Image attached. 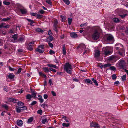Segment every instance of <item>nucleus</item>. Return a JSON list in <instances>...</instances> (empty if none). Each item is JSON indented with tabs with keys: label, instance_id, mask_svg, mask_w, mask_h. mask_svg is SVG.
Instances as JSON below:
<instances>
[{
	"label": "nucleus",
	"instance_id": "5fc2aeb1",
	"mask_svg": "<svg viewBox=\"0 0 128 128\" xmlns=\"http://www.w3.org/2000/svg\"><path fill=\"white\" fill-rule=\"evenodd\" d=\"M45 12L42 10H41L38 12L39 13L42 14H43Z\"/></svg>",
	"mask_w": 128,
	"mask_h": 128
},
{
	"label": "nucleus",
	"instance_id": "20e7f679",
	"mask_svg": "<svg viewBox=\"0 0 128 128\" xmlns=\"http://www.w3.org/2000/svg\"><path fill=\"white\" fill-rule=\"evenodd\" d=\"M86 46L85 45L83 44H80L77 48V49L80 53H81L84 50H86Z\"/></svg>",
	"mask_w": 128,
	"mask_h": 128
},
{
	"label": "nucleus",
	"instance_id": "473e14b6",
	"mask_svg": "<svg viewBox=\"0 0 128 128\" xmlns=\"http://www.w3.org/2000/svg\"><path fill=\"white\" fill-rule=\"evenodd\" d=\"M64 2L66 4L68 5H69L70 4V2L69 0H63Z\"/></svg>",
	"mask_w": 128,
	"mask_h": 128
},
{
	"label": "nucleus",
	"instance_id": "e2e57ef3",
	"mask_svg": "<svg viewBox=\"0 0 128 128\" xmlns=\"http://www.w3.org/2000/svg\"><path fill=\"white\" fill-rule=\"evenodd\" d=\"M52 95L54 96H56V94L54 91L52 92Z\"/></svg>",
	"mask_w": 128,
	"mask_h": 128
},
{
	"label": "nucleus",
	"instance_id": "a18cd8bd",
	"mask_svg": "<svg viewBox=\"0 0 128 128\" xmlns=\"http://www.w3.org/2000/svg\"><path fill=\"white\" fill-rule=\"evenodd\" d=\"M26 99H30L32 97V96L30 94H28L26 96Z\"/></svg>",
	"mask_w": 128,
	"mask_h": 128
},
{
	"label": "nucleus",
	"instance_id": "de8ad7c7",
	"mask_svg": "<svg viewBox=\"0 0 128 128\" xmlns=\"http://www.w3.org/2000/svg\"><path fill=\"white\" fill-rule=\"evenodd\" d=\"M4 4L8 6L10 4V3L8 2L4 1L3 2Z\"/></svg>",
	"mask_w": 128,
	"mask_h": 128
},
{
	"label": "nucleus",
	"instance_id": "c03bdc74",
	"mask_svg": "<svg viewBox=\"0 0 128 128\" xmlns=\"http://www.w3.org/2000/svg\"><path fill=\"white\" fill-rule=\"evenodd\" d=\"M112 78L113 80H115L117 78V76L115 74H114L112 75Z\"/></svg>",
	"mask_w": 128,
	"mask_h": 128
},
{
	"label": "nucleus",
	"instance_id": "aec40b11",
	"mask_svg": "<svg viewBox=\"0 0 128 128\" xmlns=\"http://www.w3.org/2000/svg\"><path fill=\"white\" fill-rule=\"evenodd\" d=\"M18 106L19 107L22 108L24 107V104L21 102H19L18 103Z\"/></svg>",
	"mask_w": 128,
	"mask_h": 128
},
{
	"label": "nucleus",
	"instance_id": "f8f14e48",
	"mask_svg": "<svg viewBox=\"0 0 128 128\" xmlns=\"http://www.w3.org/2000/svg\"><path fill=\"white\" fill-rule=\"evenodd\" d=\"M120 59V58L116 55H113L110 57V60H117Z\"/></svg>",
	"mask_w": 128,
	"mask_h": 128
},
{
	"label": "nucleus",
	"instance_id": "ea45409f",
	"mask_svg": "<svg viewBox=\"0 0 128 128\" xmlns=\"http://www.w3.org/2000/svg\"><path fill=\"white\" fill-rule=\"evenodd\" d=\"M126 75H123L122 76V80L123 81H124L126 80Z\"/></svg>",
	"mask_w": 128,
	"mask_h": 128
},
{
	"label": "nucleus",
	"instance_id": "72a5a7b5",
	"mask_svg": "<svg viewBox=\"0 0 128 128\" xmlns=\"http://www.w3.org/2000/svg\"><path fill=\"white\" fill-rule=\"evenodd\" d=\"M92 81L95 84L96 86H98V84L95 79L94 78H92Z\"/></svg>",
	"mask_w": 128,
	"mask_h": 128
},
{
	"label": "nucleus",
	"instance_id": "393cba45",
	"mask_svg": "<svg viewBox=\"0 0 128 128\" xmlns=\"http://www.w3.org/2000/svg\"><path fill=\"white\" fill-rule=\"evenodd\" d=\"M60 17L62 18V22H64L66 21V16H63L62 15H61Z\"/></svg>",
	"mask_w": 128,
	"mask_h": 128
},
{
	"label": "nucleus",
	"instance_id": "a19ab883",
	"mask_svg": "<svg viewBox=\"0 0 128 128\" xmlns=\"http://www.w3.org/2000/svg\"><path fill=\"white\" fill-rule=\"evenodd\" d=\"M46 2L50 6H52V3L51 0H46Z\"/></svg>",
	"mask_w": 128,
	"mask_h": 128
},
{
	"label": "nucleus",
	"instance_id": "6ab92c4d",
	"mask_svg": "<svg viewBox=\"0 0 128 128\" xmlns=\"http://www.w3.org/2000/svg\"><path fill=\"white\" fill-rule=\"evenodd\" d=\"M53 38L52 36H50L48 38L46 39V42H50L53 40Z\"/></svg>",
	"mask_w": 128,
	"mask_h": 128
},
{
	"label": "nucleus",
	"instance_id": "603ef678",
	"mask_svg": "<svg viewBox=\"0 0 128 128\" xmlns=\"http://www.w3.org/2000/svg\"><path fill=\"white\" fill-rule=\"evenodd\" d=\"M110 69L114 71L116 70V68L114 66H111L110 67Z\"/></svg>",
	"mask_w": 128,
	"mask_h": 128
},
{
	"label": "nucleus",
	"instance_id": "6e6552de",
	"mask_svg": "<svg viewBox=\"0 0 128 128\" xmlns=\"http://www.w3.org/2000/svg\"><path fill=\"white\" fill-rule=\"evenodd\" d=\"M18 37V34H16L12 36L11 42L14 43L17 42L18 40H17Z\"/></svg>",
	"mask_w": 128,
	"mask_h": 128
},
{
	"label": "nucleus",
	"instance_id": "b1692460",
	"mask_svg": "<svg viewBox=\"0 0 128 128\" xmlns=\"http://www.w3.org/2000/svg\"><path fill=\"white\" fill-rule=\"evenodd\" d=\"M63 54L64 55H66V50L65 45H63Z\"/></svg>",
	"mask_w": 128,
	"mask_h": 128
},
{
	"label": "nucleus",
	"instance_id": "13d9d810",
	"mask_svg": "<svg viewBox=\"0 0 128 128\" xmlns=\"http://www.w3.org/2000/svg\"><path fill=\"white\" fill-rule=\"evenodd\" d=\"M36 103H37V102L36 101H34L32 102V103L31 104V105L32 106H34V105L36 104Z\"/></svg>",
	"mask_w": 128,
	"mask_h": 128
},
{
	"label": "nucleus",
	"instance_id": "a211bd4d",
	"mask_svg": "<svg viewBox=\"0 0 128 128\" xmlns=\"http://www.w3.org/2000/svg\"><path fill=\"white\" fill-rule=\"evenodd\" d=\"M25 40V38L24 36H23L20 38H19L17 42H24Z\"/></svg>",
	"mask_w": 128,
	"mask_h": 128
},
{
	"label": "nucleus",
	"instance_id": "f3484780",
	"mask_svg": "<svg viewBox=\"0 0 128 128\" xmlns=\"http://www.w3.org/2000/svg\"><path fill=\"white\" fill-rule=\"evenodd\" d=\"M107 40L108 41L112 40L113 39V37L111 35H108L107 36Z\"/></svg>",
	"mask_w": 128,
	"mask_h": 128
},
{
	"label": "nucleus",
	"instance_id": "09e8293b",
	"mask_svg": "<svg viewBox=\"0 0 128 128\" xmlns=\"http://www.w3.org/2000/svg\"><path fill=\"white\" fill-rule=\"evenodd\" d=\"M127 15V14H125L123 15H120V16L122 18H125Z\"/></svg>",
	"mask_w": 128,
	"mask_h": 128
},
{
	"label": "nucleus",
	"instance_id": "052dcab7",
	"mask_svg": "<svg viewBox=\"0 0 128 128\" xmlns=\"http://www.w3.org/2000/svg\"><path fill=\"white\" fill-rule=\"evenodd\" d=\"M55 54V52L53 51L52 50H50V54Z\"/></svg>",
	"mask_w": 128,
	"mask_h": 128
},
{
	"label": "nucleus",
	"instance_id": "2eb2a0df",
	"mask_svg": "<svg viewBox=\"0 0 128 128\" xmlns=\"http://www.w3.org/2000/svg\"><path fill=\"white\" fill-rule=\"evenodd\" d=\"M8 101L10 102H13L14 103H16L18 101V100L15 98H11L8 99Z\"/></svg>",
	"mask_w": 128,
	"mask_h": 128
},
{
	"label": "nucleus",
	"instance_id": "423d86ee",
	"mask_svg": "<svg viewBox=\"0 0 128 128\" xmlns=\"http://www.w3.org/2000/svg\"><path fill=\"white\" fill-rule=\"evenodd\" d=\"M18 8L20 12L22 14H24L27 12V11L26 9L24 8L21 5L19 4L18 5Z\"/></svg>",
	"mask_w": 128,
	"mask_h": 128
},
{
	"label": "nucleus",
	"instance_id": "7c9ffc66",
	"mask_svg": "<svg viewBox=\"0 0 128 128\" xmlns=\"http://www.w3.org/2000/svg\"><path fill=\"white\" fill-rule=\"evenodd\" d=\"M111 64H104L103 66L102 67L105 68L108 67H110L111 66Z\"/></svg>",
	"mask_w": 128,
	"mask_h": 128
},
{
	"label": "nucleus",
	"instance_id": "9d476101",
	"mask_svg": "<svg viewBox=\"0 0 128 128\" xmlns=\"http://www.w3.org/2000/svg\"><path fill=\"white\" fill-rule=\"evenodd\" d=\"M103 50L106 56H108L112 54L110 51L107 50V48H103Z\"/></svg>",
	"mask_w": 128,
	"mask_h": 128
},
{
	"label": "nucleus",
	"instance_id": "c9c22d12",
	"mask_svg": "<svg viewBox=\"0 0 128 128\" xmlns=\"http://www.w3.org/2000/svg\"><path fill=\"white\" fill-rule=\"evenodd\" d=\"M34 120V118L32 117L28 119V123H30Z\"/></svg>",
	"mask_w": 128,
	"mask_h": 128
},
{
	"label": "nucleus",
	"instance_id": "0eeeda50",
	"mask_svg": "<svg viewBox=\"0 0 128 128\" xmlns=\"http://www.w3.org/2000/svg\"><path fill=\"white\" fill-rule=\"evenodd\" d=\"M100 50L98 49L95 50H94V56L95 59L98 60V58L100 56Z\"/></svg>",
	"mask_w": 128,
	"mask_h": 128
},
{
	"label": "nucleus",
	"instance_id": "69168bd1",
	"mask_svg": "<svg viewBox=\"0 0 128 128\" xmlns=\"http://www.w3.org/2000/svg\"><path fill=\"white\" fill-rule=\"evenodd\" d=\"M38 48H41L42 49H44V46H38Z\"/></svg>",
	"mask_w": 128,
	"mask_h": 128
},
{
	"label": "nucleus",
	"instance_id": "c756f323",
	"mask_svg": "<svg viewBox=\"0 0 128 128\" xmlns=\"http://www.w3.org/2000/svg\"><path fill=\"white\" fill-rule=\"evenodd\" d=\"M44 72H50V70L48 68H43Z\"/></svg>",
	"mask_w": 128,
	"mask_h": 128
},
{
	"label": "nucleus",
	"instance_id": "4468645a",
	"mask_svg": "<svg viewBox=\"0 0 128 128\" xmlns=\"http://www.w3.org/2000/svg\"><path fill=\"white\" fill-rule=\"evenodd\" d=\"M34 42H30L28 44V50L30 51H32L33 50L32 46L34 44Z\"/></svg>",
	"mask_w": 128,
	"mask_h": 128
},
{
	"label": "nucleus",
	"instance_id": "58836bf2",
	"mask_svg": "<svg viewBox=\"0 0 128 128\" xmlns=\"http://www.w3.org/2000/svg\"><path fill=\"white\" fill-rule=\"evenodd\" d=\"M10 18H4L2 19V21L4 22L7 21L9 20H10Z\"/></svg>",
	"mask_w": 128,
	"mask_h": 128
},
{
	"label": "nucleus",
	"instance_id": "37998d69",
	"mask_svg": "<svg viewBox=\"0 0 128 128\" xmlns=\"http://www.w3.org/2000/svg\"><path fill=\"white\" fill-rule=\"evenodd\" d=\"M9 68V69L10 71H14L16 69L12 68L10 66H8Z\"/></svg>",
	"mask_w": 128,
	"mask_h": 128
},
{
	"label": "nucleus",
	"instance_id": "9b49d317",
	"mask_svg": "<svg viewBox=\"0 0 128 128\" xmlns=\"http://www.w3.org/2000/svg\"><path fill=\"white\" fill-rule=\"evenodd\" d=\"M58 22L57 20H54L53 26L54 27V30L56 31L57 32H58L57 30V27L58 26Z\"/></svg>",
	"mask_w": 128,
	"mask_h": 128
},
{
	"label": "nucleus",
	"instance_id": "4c0bfd02",
	"mask_svg": "<svg viewBox=\"0 0 128 128\" xmlns=\"http://www.w3.org/2000/svg\"><path fill=\"white\" fill-rule=\"evenodd\" d=\"M36 16L37 18L40 19L43 17V16L40 14H38L36 15Z\"/></svg>",
	"mask_w": 128,
	"mask_h": 128
},
{
	"label": "nucleus",
	"instance_id": "f257e3e1",
	"mask_svg": "<svg viewBox=\"0 0 128 128\" xmlns=\"http://www.w3.org/2000/svg\"><path fill=\"white\" fill-rule=\"evenodd\" d=\"M94 32L92 35L93 39L94 40H98L100 37V33L102 32V30L100 27H96L93 28Z\"/></svg>",
	"mask_w": 128,
	"mask_h": 128
},
{
	"label": "nucleus",
	"instance_id": "0e129e2a",
	"mask_svg": "<svg viewBox=\"0 0 128 128\" xmlns=\"http://www.w3.org/2000/svg\"><path fill=\"white\" fill-rule=\"evenodd\" d=\"M22 70V68H20L18 70V74H19L21 72Z\"/></svg>",
	"mask_w": 128,
	"mask_h": 128
},
{
	"label": "nucleus",
	"instance_id": "bf43d9fd",
	"mask_svg": "<svg viewBox=\"0 0 128 128\" xmlns=\"http://www.w3.org/2000/svg\"><path fill=\"white\" fill-rule=\"evenodd\" d=\"M52 82H53L52 80L50 79L49 80V83L50 84V86H52L53 85Z\"/></svg>",
	"mask_w": 128,
	"mask_h": 128
},
{
	"label": "nucleus",
	"instance_id": "3c124183",
	"mask_svg": "<svg viewBox=\"0 0 128 128\" xmlns=\"http://www.w3.org/2000/svg\"><path fill=\"white\" fill-rule=\"evenodd\" d=\"M37 113L41 115H42V110H39L38 111Z\"/></svg>",
	"mask_w": 128,
	"mask_h": 128
},
{
	"label": "nucleus",
	"instance_id": "412c9836",
	"mask_svg": "<svg viewBox=\"0 0 128 128\" xmlns=\"http://www.w3.org/2000/svg\"><path fill=\"white\" fill-rule=\"evenodd\" d=\"M17 124L18 126H21L23 124V122L21 120H18L17 121Z\"/></svg>",
	"mask_w": 128,
	"mask_h": 128
},
{
	"label": "nucleus",
	"instance_id": "4be33fe9",
	"mask_svg": "<svg viewBox=\"0 0 128 128\" xmlns=\"http://www.w3.org/2000/svg\"><path fill=\"white\" fill-rule=\"evenodd\" d=\"M38 96L39 97L38 99L40 100V102L41 103H43L44 102V100L42 98V96L40 95H38Z\"/></svg>",
	"mask_w": 128,
	"mask_h": 128
},
{
	"label": "nucleus",
	"instance_id": "bb28decb",
	"mask_svg": "<svg viewBox=\"0 0 128 128\" xmlns=\"http://www.w3.org/2000/svg\"><path fill=\"white\" fill-rule=\"evenodd\" d=\"M42 122L43 124H45L46 123H47L48 122V121L47 119L46 118L42 120Z\"/></svg>",
	"mask_w": 128,
	"mask_h": 128
},
{
	"label": "nucleus",
	"instance_id": "5701e85b",
	"mask_svg": "<svg viewBox=\"0 0 128 128\" xmlns=\"http://www.w3.org/2000/svg\"><path fill=\"white\" fill-rule=\"evenodd\" d=\"M15 77L14 74H9V75L8 76V78L11 80L13 79Z\"/></svg>",
	"mask_w": 128,
	"mask_h": 128
},
{
	"label": "nucleus",
	"instance_id": "f03ea898",
	"mask_svg": "<svg viewBox=\"0 0 128 128\" xmlns=\"http://www.w3.org/2000/svg\"><path fill=\"white\" fill-rule=\"evenodd\" d=\"M72 67L69 63H66L64 67V70L68 74H71L72 73Z\"/></svg>",
	"mask_w": 128,
	"mask_h": 128
},
{
	"label": "nucleus",
	"instance_id": "2f4dec72",
	"mask_svg": "<svg viewBox=\"0 0 128 128\" xmlns=\"http://www.w3.org/2000/svg\"><path fill=\"white\" fill-rule=\"evenodd\" d=\"M113 20L116 23H118L120 22V20L118 18H114Z\"/></svg>",
	"mask_w": 128,
	"mask_h": 128
},
{
	"label": "nucleus",
	"instance_id": "e433bc0d",
	"mask_svg": "<svg viewBox=\"0 0 128 128\" xmlns=\"http://www.w3.org/2000/svg\"><path fill=\"white\" fill-rule=\"evenodd\" d=\"M36 52H38L40 53H43L44 52V51L43 50H41L40 48H37L36 50Z\"/></svg>",
	"mask_w": 128,
	"mask_h": 128
},
{
	"label": "nucleus",
	"instance_id": "39448f33",
	"mask_svg": "<svg viewBox=\"0 0 128 128\" xmlns=\"http://www.w3.org/2000/svg\"><path fill=\"white\" fill-rule=\"evenodd\" d=\"M116 49L118 50V54L122 57L124 56L125 55V50L123 48H120L117 47L116 48Z\"/></svg>",
	"mask_w": 128,
	"mask_h": 128
},
{
	"label": "nucleus",
	"instance_id": "79ce46f5",
	"mask_svg": "<svg viewBox=\"0 0 128 128\" xmlns=\"http://www.w3.org/2000/svg\"><path fill=\"white\" fill-rule=\"evenodd\" d=\"M6 24L4 23H2L0 25V28H4Z\"/></svg>",
	"mask_w": 128,
	"mask_h": 128
},
{
	"label": "nucleus",
	"instance_id": "4d7b16f0",
	"mask_svg": "<svg viewBox=\"0 0 128 128\" xmlns=\"http://www.w3.org/2000/svg\"><path fill=\"white\" fill-rule=\"evenodd\" d=\"M48 44L50 48H53L54 47V45L52 44L50 42H48Z\"/></svg>",
	"mask_w": 128,
	"mask_h": 128
},
{
	"label": "nucleus",
	"instance_id": "a878e982",
	"mask_svg": "<svg viewBox=\"0 0 128 128\" xmlns=\"http://www.w3.org/2000/svg\"><path fill=\"white\" fill-rule=\"evenodd\" d=\"M85 81L86 82L90 84H92L93 83L92 81L90 79H86L85 80Z\"/></svg>",
	"mask_w": 128,
	"mask_h": 128
},
{
	"label": "nucleus",
	"instance_id": "680f3d73",
	"mask_svg": "<svg viewBox=\"0 0 128 128\" xmlns=\"http://www.w3.org/2000/svg\"><path fill=\"white\" fill-rule=\"evenodd\" d=\"M49 70H50L51 71H52L53 72H56V70L54 69L51 68H49Z\"/></svg>",
	"mask_w": 128,
	"mask_h": 128
},
{
	"label": "nucleus",
	"instance_id": "8fccbe9b",
	"mask_svg": "<svg viewBox=\"0 0 128 128\" xmlns=\"http://www.w3.org/2000/svg\"><path fill=\"white\" fill-rule=\"evenodd\" d=\"M70 124H68L63 123L62 126L66 127H68L69 126Z\"/></svg>",
	"mask_w": 128,
	"mask_h": 128
},
{
	"label": "nucleus",
	"instance_id": "ddd939ff",
	"mask_svg": "<svg viewBox=\"0 0 128 128\" xmlns=\"http://www.w3.org/2000/svg\"><path fill=\"white\" fill-rule=\"evenodd\" d=\"M27 109V107L26 106H24L22 108L17 107L16 111L18 113H20L24 110H25Z\"/></svg>",
	"mask_w": 128,
	"mask_h": 128
},
{
	"label": "nucleus",
	"instance_id": "338daca9",
	"mask_svg": "<svg viewBox=\"0 0 128 128\" xmlns=\"http://www.w3.org/2000/svg\"><path fill=\"white\" fill-rule=\"evenodd\" d=\"M48 96L46 94H45L44 95V98L45 99H46L48 98Z\"/></svg>",
	"mask_w": 128,
	"mask_h": 128
},
{
	"label": "nucleus",
	"instance_id": "774afa93",
	"mask_svg": "<svg viewBox=\"0 0 128 128\" xmlns=\"http://www.w3.org/2000/svg\"><path fill=\"white\" fill-rule=\"evenodd\" d=\"M57 74L59 76H62L63 74L62 72H58Z\"/></svg>",
	"mask_w": 128,
	"mask_h": 128
},
{
	"label": "nucleus",
	"instance_id": "49530a36",
	"mask_svg": "<svg viewBox=\"0 0 128 128\" xmlns=\"http://www.w3.org/2000/svg\"><path fill=\"white\" fill-rule=\"evenodd\" d=\"M72 18H68V22L69 25H70L72 23Z\"/></svg>",
	"mask_w": 128,
	"mask_h": 128
},
{
	"label": "nucleus",
	"instance_id": "cd10ccee",
	"mask_svg": "<svg viewBox=\"0 0 128 128\" xmlns=\"http://www.w3.org/2000/svg\"><path fill=\"white\" fill-rule=\"evenodd\" d=\"M48 66L49 67L53 68H57V66L55 65L48 64Z\"/></svg>",
	"mask_w": 128,
	"mask_h": 128
},
{
	"label": "nucleus",
	"instance_id": "1a4fd4ad",
	"mask_svg": "<svg viewBox=\"0 0 128 128\" xmlns=\"http://www.w3.org/2000/svg\"><path fill=\"white\" fill-rule=\"evenodd\" d=\"M90 126L91 127L95 128H100V125L95 122H91L90 124Z\"/></svg>",
	"mask_w": 128,
	"mask_h": 128
},
{
	"label": "nucleus",
	"instance_id": "c85d7f7f",
	"mask_svg": "<svg viewBox=\"0 0 128 128\" xmlns=\"http://www.w3.org/2000/svg\"><path fill=\"white\" fill-rule=\"evenodd\" d=\"M41 106L44 109H46L48 108V106L47 104H44L41 105Z\"/></svg>",
	"mask_w": 128,
	"mask_h": 128
},
{
	"label": "nucleus",
	"instance_id": "7ed1b4c3",
	"mask_svg": "<svg viewBox=\"0 0 128 128\" xmlns=\"http://www.w3.org/2000/svg\"><path fill=\"white\" fill-rule=\"evenodd\" d=\"M119 67L121 69H124L126 68V63L124 60H121L118 63Z\"/></svg>",
	"mask_w": 128,
	"mask_h": 128
},
{
	"label": "nucleus",
	"instance_id": "f704fd0d",
	"mask_svg": "<svg viewBox=\"0 0 128 128\" xmlns=\"http://www.w3.org/2000/svg\"><path fill=\"white\" fill-rule=\"evenodd\" d=\"M36 32L42 33L44 32V31L40 28H38L36 29Z\"/></svg>",
	"mask_w": 128,
	"mask_h": 128
},
{
	"label": "nucleus",
	"instance_id": "6e6d98bb",
	"mask_svg": "<svg viewBox=\"0 0 128 128\" xmlns=\"http://www.w3.org/2000/svg\"><path fill=\"white\" fill-rule=\"evenodd\" d=\"M48 34L50 36H52V32L51 30H50L48 32Z\"/></svg>",
	"mask_w": 128,
	"mask_h": 128
},
{
	"label": "nucleus",
	"instance_id": "dca6fc26",
	"mask_svg": "<svg viewBox=\"0 0 128 128\" xmlns=\"http://www.w3.org/2000/svg\"><path fill=\"white\" fill-rule=\"evenodd\" d=\"M70 36L73 38H76L78 36L77 34L75 32H72L70 33Z\"/></svg>",
	"mask_w": 128,
	"mask_h": 128
},
{
	"label": "nucleus",
	"instance_id": "864d4df0",
	"mask_svg": "<svg viewBox=\"0 0 128 128\" xmlns=\"http://www.w3.org/2000/svg\"><path fill=\"white\" fill-rule=\"evenodd\" d=\"M4 90L6 92L8 91V89L6 86H4Z\"/></svg>",
	"mask_w": 128,
	"mask_h": 128
}]
</instances>
